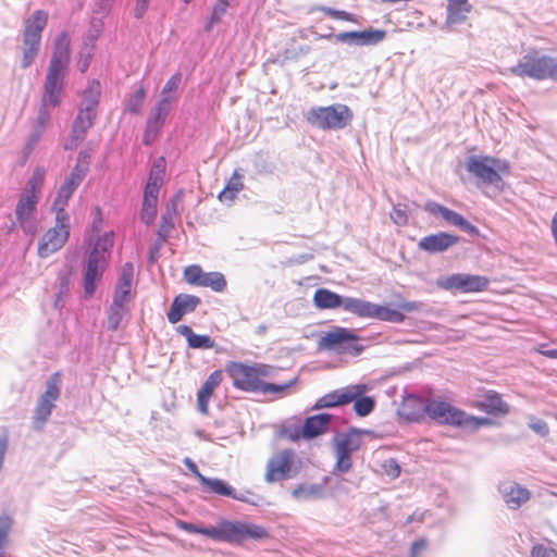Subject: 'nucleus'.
<instances>
[{
	"label": "nucleus",
	"instance_id": "f257e3e1",
	"mask_svg": "<svg viewBox=\"0 0 557 557\" xmlns=\"http://www.w3.org/2000/svg\"><path fill=\"white\" fill-rule=\"evenodd\" d=\"M176 525L185 532L202 534L216 542L242 543L247 539L262 540L269 536L265 528L240 521L222 520L216 527H200L178 520Z\"/></svg>",
	"mask_w": 557,
	"mask_h": 557
},
{
	"label": "nucleus",
	"instance_id": "f03ea898",
	"mask_svg": "<svg viewBox=\"0 0 557 557\" xmlns=\"http://www.w3.org/2000/svg\"><path fill=\"white\" fill-rule=\"evenodd\" d=\"M113 245L114 233L109 231L99 235L91 248L86 251L83 275L86 297L94 295L97 284L101 281L103 272L109 265Z\"/></svg>",
	"mask_w": 557,
	"mask_h": 557
},
{
	"label": "nucleus",
	"instance_id": "7ed1b4c3",
	"mask_svg": "<svg viewBox=\"0 0 557 557\" xmlns=\"http://www.w3.org/2000/svg\"><path fill=\"white\" fill-rule=\"evenodd\" d=\"M70 60L71 37L67 32H62L54 39L53 51L45 79L49 98L54 97L58 87H63Z\"/></svg>",
	"mask_w": 557,
	"mask_h": 557
},
{
	"label": "nucleus",
	"instance_id": "20e7f679",
	"mask_svg": "<svg viewBox=\"0 0 557 557\" xmlns=\"http://www.w3.org/2000/svg\"><path fill=\"white\" fill-rule=\"evenodd\" d=\"M518 77L535 81L552 79L557 82V58L541 54L537 50L525 53L519 62L508 70Z\"/></svg>",
	"mask_w": 557,
	"mask_h": 557
},
{
	"label": "nucleus",
	"instance_id": "39448f33",
	"mask_svg": "<svg viewBox=\"0 0 557 557\" xmlns=\"http://www.w3.org/2000/svg\"><path fill=\"white\" fill-rule=\"evenodd\" d=\"M429 418L444 425H454L470 431H476L480 426L491 423L488 418H479L468 414L443 400L430 399Z\"/></svg>",
	"mask_w": 557,
	"mask_h": 557
},
{
	"label": "nucleus",
	"instance_id": "423d86ee",
	"mask_svg": "<svg viewBox=\"0 0 557 557\" xmlns=\"http://www.w3.org/2000/svg\"><path fill=\"white\" fill-rule=\"evenodd\" d=\"M273 368L263 363L248 366L243 362H232L227 366L226 372L233 385L244 392L261 393L263 379L270 377Z\"/></svg>",
	"mask_w": 557,
	"mask_h": 557
},
{
	"label": "nucleus",
	"instance_id": "0eeeda50",
	"mask_svg": "<svg viewBox=\"0 0 557 557\" xmlns=\"http://www.w3.org/2000/svg\"><path fill=\"white\" fill-rule=\"evenodd\" d=\"M47 23L48 13L44 10H36L25 21L22 44V69H28L36 60L41 46V33Z\"/></svg>",
	"mask_w": 557,
	"mask_h": 557
},
{
	"label": "nucleus",
	"instance_id": "6e6552de",
	"mask_svg": "<svg viewBox=\"0 0 557 557\" xmlns=\"http://www.w3.org/2000/svg\"><path fill=\"white\" fill-rule=\"evenodd\" d=\"M354 119L351 109L343 103H334L327 107L311 108L307 114V122L319 129H343Z\"/></svg>",
	"mask_w": 557,
	"mask_h": 557
},
{
	"label": "nucleus",
	"instance_id": "1a4fd4ad",
	"mask_svg": "<svg viewBox=\"0 0 557 557\" xmlns=\"http://www.w3.org/2000/svg\"><path fill=\"white\" fill-rule=\"evenodd\" d=\"M467 171L483 184L503 190L504 182L499 172L508 171L507 162L487 156H469L466 160Z\"/></svg>",
	"mask_w": 557,
	"mask_h": 557
},
{
	"label": "nucleus",
	"instance_id": "9d476101",
	"mask_svg": "<svg viewBox=\"0 0 557 557\" xmlns=\"http://www.w3.org/2000/svg\"><path fill=\"white\" fill-rule=\"evenodd\" d=\"M320 350H334L337 354L360 355L364 347L356 331L343 326H334L325 332L318 342Z\"/></svg>",
	"mask_w": 557,
	"mask_h": 557
},
{
	"label": "nucleus",
	"instance_id": "9b49d317",
	"mask_svg": "<svg viewBox=\"0 0 557 557\" xmlns=\"http://www.w3.org/2000/svg\"><path fill=\"white\" fill-rule=\"evenodd\" d=\"M62 379L60 372L53 373L45 384V392L39 396L33 414V428L41 431L48 422L61 395Z\"/></svg>",
	"mask_w": 557,
	"mask_h": 557
},
{
	"label": "nucleus",
	"instance_id": "f8f14e48",
	"mask_svg": "<svg viewBox=\"0 0 557 557\" xmlns=\"http://www.w3.org/2000/svg\"><path fill=\"white\" fill-rule=\"evenodd\" d=\"M301 469V460L293 449H283L274 454L267 463L264 479L268 483L295 478Z\"/></svg>",
	"mask_w": 557,
	"mask_h": 557
},
{
	"label": "nucleus",
	"instance_id": "ddd939ff",
	"mask_svg": "<svg viewBox=\"0 0 557 557\" xmlns=\"http://www.w3.org/2000/svg\"><path fill=\"white\" fill-rule=\"evenodd\" d=\"M70 236V216L64 215L60 219V214L55 213V225L49 228L41 237L38 244V256L48 258L52 253L60 250Z\"/></svg>",
	"mask_w": 557,
	"mask_h": 557
},
{
	"label": "nucleus",
	"instance_id": "4468645a",
	"mask_svg": "<svg viewBox=\"0 0 557 557\" xmlns=\"http://www.w3.org/2000/svg\"><path fill=\"white\" fill-rule=\"evenodd\" d=\"M490 280L486 276L455 273L437 280V286L449 292L476 293L487 288Z\"/></svg>",
	"mask_w": 557,
	"mask_h": 557
},
{
	"label": "nucleus",
	"instance_id": "2eb2a0df",
	"mask_svg": "<svg viewBox=\"0 0 557 557\" xmlns=\"http://www.w3.org/2000/svg\"><path fill=\"white\" fill-rule=\"evenodd\" d=\"M424 210L434 216L442 218L446 223L459 227L467 234L478 236L480 233L479 228L466 220L461 214L438 202L432 200L426 201L424 205Z\"/></svg>",
	"mask_w": 557,
	"mask_h": 557
},
{
	"label": "nucleus",
	"instance_id": "dca6fc26",
	"mask_svg": "<svg viewBox=\"0 0 557 557\" xmlns=\"http://www.w3.org/2000/svg\"><path fill=\"white\" fill-rule=\"evenodd\" d=\"M84 178L85 177L81 170L72 169L69 176L65 177L64 182L60 186L57 197L52 203V210L60 214V219H63L64 215H69L65 208Z\"/></svg>",
	"mask_w": 557,
	"mask_h": 557
},
{
	"label": "nucleus",
	"instance_id": "f3484780",
	"mask_svg": "<svg viewBox=\"0 0 557 557\" xmlns=\"http://www.w3.org/2000/svg\"><path fill=\"white\" fill-rule=\"evenodd\" d=\"M367 391L364 384L350 385L343 389H336L320 397L313 405V410L330 408L351 403L355 398L362 395Z\"/></svg>",
	"mask_w": 557,
	"mask_h": 557
},
{
	"label": "nucleus",
	"instance_id": "a211bd4d",
	"mask_svg": "<svg viewBox=\"0 0 557 557\" xmlns=\"http://www.w3.org/2000/svg\"><path fill=\"white\" fill-rule=\"evenodd\" d=\"M429 401L430 399L423 397L408 395L399 406L398 414L406 421L418 422L429 414Z\"/></svg>",
	"mask_w": 557,
	"mask_h": 557
},
{
	"label": "nucleus",
	"instance_id": "6ab92c4d",
	"mask_svg": "<svg viewBox=\"0 0 557 557\" xmlns=\"http://www.w3.org/2000/svg\"><path fill=\"white\" fill-rule=\"evenodd\" d=\"M386 36L383 29H366L361 32H344L336 34L335 40L355 46H371L381 42Z\"/></svg>",
	"mask_w": 557,
	"mask_h": 557
},
{
	"label": "nucleus",
	"instance_id": "aec40b11",
	"mask_svg": "<svg viewBox=\"0 0 557 557\" xmlns=\"http://www.w3.org/2000/svg\"><path fill=\"white\" fill-rule=\"evenodd\" d=\"M498 491L506 506L512 510L519 509L531 497V493L527 487L512 481L500 483Z\"/></svg>",
	"mask_w": 557,
	"mask_h": 557
},
{
	"label": "nucleus",
	"instance_id": "412c9836",
	"mask_svg": "<svg viewBox=\"0 0 557 557\" xmlns=\"http://www.w3.org/2000/svg\"><path fill=\"white\" fill-rule=\"evenodd\" d=\"M459 240L460 238L457 235L440 232L422 237L418 243V247L420 250L429 253H440L458 244Z\"/></svg>",
	"mask_w": 557,
	"mask_h": 557
},
{
	"label": "nucleus",
	"instance_id": "4be33fe9",
	"mask_svg": "<svg viewBox=\"0 0 557 557\" xmlns=\"http://www.w3.org/2000/svg\"><path fill=\"white\" fill-rule=\"evenodd\" d=\"M200 299L197 296L188 294L177 295L171 305L168 312V320L170 323L175 324L184 317V314L193 312L199 305Z\"/></svg>",
	"mask_w": 557,
	"mask_h": 557
},
{
	"label": "nucleus",
	"instance_id": "5701e85b",
	"mask_svg": "<svg viewBox=\"0 0 557 557\" xmlns=\"http://www.w3.org/2000/svg\"><path fill=\"white\" fill-rule=\"evenodd\" d=\"M222 372L216 370L210 373V375L207 377L205 383L202 384L201 388L199 389L197 394V406L198 410L202 414L208 413V405L209 400L214 392V389L220 385L222 382Z\"/></svg>",
	"mask_w": 557,
	"mask_h": 557
},
{
	"label": "nucleus",
	"instance_id": "b1692460",
	"mask_svg": "<svg viewBox=\"0 0 557 557\" xmlns=\"http://www.w3.org/2000/svg\"><path fill=\"white\" fill-rule=\"evenodd\" d=\"M333 420L329 413H320L308 417L302 424L304 438H313L325 433Z\"/></svg>",
	"mask_w": 557,
	"mask_h": 557
},
{
	"label": "nucleus",
	"instance_id": "393cba45",
	"mask_svg": "<svg viewBox=\"0 0 557 557\" xmlns=\"http://www.w3.org/2000/svg\"><path fill=\"white\" fill-rule=\"evenodd\" d=\"M62 89H63V87H58L54 92V97L49 98L46 83L44 84V95L41 98V106L38 111L37 120L34 125L35 127L46 129V126L50 119L49 108H54L60 103Z\"/></svg>",
	"mask_w": 557,
	"mask_h": 557
},
{
	"label": "nucleus",
	"instance_id": "a878e982",
	"mask_svg": "<svg viewBox=\"0 0 557 557\" xmlns=\"http://www.w3.org/2000/svg\"><path fill=\"white\" fill-rule=\"evenodd\" d=\"M376 304L356 297H346L344 311L361 319H374Z\"/></svg>",
	"mask_w": 557,
	"mask_h": 557
},
{
	"label": "nucleus",
	"instance_id": "bb28decb",
	"mask_svg": "<svg viewBox=\"0 0 557 557\" xmlns=\"http://www.w3.org/2000/svg\"><path fill=\"white\" fill-rule=\"evenodd\" d=\"M345 296H341L327 288H318L313 295V305L320 310L343 308Z\"/></svg>",
	"mask_w": 557,
	"mask_h": 557
},
{
	"label": "nucleus",
	"instance_id": "cd10ccee",
	"mask_svg": "<svg viewBox=\"0 0 557 557\" xmlns=\"http://www.w3.org/2000/svg\"><path fill=\"white\" fill-rule=\"evenodd\" d=\"M472 5L468 0H448L446 25H459L467 20Z\"/></svg>",
	"mask_w": 557,
	"mask_h": 557
},
{
	"label": "nucleus",
	"instance_id": "c85d7f7f",
	"mask_svg": "<svg viewBox=\"0 0 557 557\" xmlns=\"http://www.w3.org/2000/svg\"><path fill=\"white\" fill-rule=\"evenodd\" d=\"M176 331L186 338L188 347L193 349H212L214 347V341L209 335L196 334L188 325L182 324L177 326Z\"/></svg>",
	"mask_w": 557,
	"mask_h": 557
},
{
	"label": "nucleus",
	"instance_id": "c756f323",
	"mask_svg": "<svg viewBox=\"0 0 557 557\" xmlns=\"http://www.w3.org/2000/svg\"><path fill=\"white\" fill-rule=\"evenodd\" d=\"M96 119V111L79 108L78 114L73 122L72 131L76 138L84 139L87 131L94 125Z\"/></svg>",
	"mask_w": 557,
	"mask_h": 557
},
{
	"label": "nucleus",
	"instance_id": "7c9ffc66",
	"mask_svg": "<svg viewBox=\"0 0 557 557\" xmlns=\"http://www.w3.org/2000/svg\"><path fill=\"white\" fill-rule=\"evenodd\" d=\"M171 110V106L165 100H159L150 112L146 125L149 133H159Z\"/></svg>",
	"mask_w": 557,
	"mask_h": 557
},
{
	"label": "nucleus",
	"instance_id": "2f4dec72",
	"mask_svg": "<svg viewBox=\"0 0 557 557\" xmlns=\"http://www.w3.org/2000/svg\"><path fill=\"white\" fill-rule=\"evenodd\" d=\"M324 495V485L323 484H299L296 486L293 492L292 496L294 499L298 502H307L312 499H319L322 498Z\"/></svg>",
	"mask_w": 557,
	"mask_h": 557
},
{
	"label": "nucleus",
	"instance_id": "473e14b6",
	"mask_svg": "<svg viewBox=\"0 0 557 557\" xmlns=\"http://www.w3.org/2000/svg\"><path fill=\"white\" fill-rule=\"evenodd\" d=\"M361 438L356 430L336 434L334 437V448L346 450V453H355L360 448Z\"/></svg>",
	"mask_w": 557,
	"mask_h": 557
},
{
	"label": "nucleus",
	"instance_id": "72a5a7b5",
	"mask_svg": "<svg viewBox=\"0 0 557 557\" xmlns=\"http://www.w3.org/2000/svg\"><path fill=\"white\" fill-rule=\"evenodd\" d=\"M201 484L206 485L211 493L237 500L245 499L244 497L237 495L235 490L221 479L206 476L205 479H201Z\"/></svg>",
	"mask_w": 557,
	"mask_h": 557
},
{
	"label": "nucleus",
	"instance_id": "f704fd0d",
	"mask_svg": "<svg viewBox=\"0 0 557 557\" xmlns=\"http://www.w3.org/2000/svg\"><path fill=\"white\" fill-rule=\"evenodd\" d=\"M480 407L491 414H505L509 411L508 405L495 392L486 393L480 401Z\"/></svg>",
	"mask_w": 557,
	"mask_h": 557
},
{
	"label": "nucleus",
	"instance_id": "c9c22d12",
	"mask_svg": "<svg viewBox=\"0 0 557 557\" xmlns=\"http://www.w3.org/2000/svg\"><path fill=\"white\" fill-rule=\"evenodd\" d=\"M177 214L176 201L173 199L171 203L166 206L165 212L161 215L160 227L158 236L161 242H165L170 236L172 228L174 227V218Z\"/></svg>",
	"mask_w": 557,
	"mask_h": 557
},
{
	"label": "nucleus",
	"instance_id": "e433bc0d",
	"mask_svg": "<svg viewBox=\"0 0 557 557\" xmlns=\"http://www.w3.org/2000/svg\"><path fill=\"white\" fill-rule=\"evenodd\" d=\"M39 201L38 195L22 194L15 208L17 219L32 218Z\"/></svg>",
	"mask_w": 557,
	"mask_h": 557
},
{
	"label": "nucleus",
	"instance_id": "4c0bfd02",
	"mask_svg": "<svg viewBox=\"0 0 557 557\" xmlns=\"http://www.w3.org/2000/svg\"><path fill=\"white\" fill-rule=\"evenodd\" d=\"M100 94V83L96 79L90 81L87 88L83 92L81 107L96 111V108L99 103Z\"/></svg>",
	"mask_w": 557,
	"mask_h": 557
},
{
	"label": "nucleus",
	"instance_id": "58836bf2",
	"mask_svg": "<svg viewBox=\"0 0 557 557\" xmlns=\"http://www.w3.org/2000/svg\"><path fill=\"white\" fill-rule=\"evenodd\" d=\"M243 187L242 175L235 171L224 189L219 194V199L222 202L233 201L237 193L240 191Z\"/></svg>",
	"mask_w": 557,
	"mask_h": 557
},
{
	"label": "nucleus",
	"instance_id": "ea45409f",
	"mask_svg": "<svg viewBox=\"0 0 557 557\" xmlns=\"http://www.w3.org/2000/svg\"><path fill=\"white\" fill-rule=\"evenodd\" d=\"M71 282V273L69 271H61L58 274V293L54 299V308L61 310L65 304V297L69 293Z\"/></svg>",
	"mask_w": 557,
	"mask_h": 557
},
{
	"label": "nucleus",
	"instance_id": "a19ab883",
	"mask_svg": "<svg viewBox=\"0 0 557 557\" xmlns=\"http://www.w3.org/2000/svg\"><path fill=\"white\" fill-rule=\"evenodd\" d=\"M181 83V73H175L174 75H172L170 79L165 83L164 87L162 88L159 100H165L168 104L172 106V103L177 99L176 91Z\"/></svg>",
	"mask_w": 557,
	"mask_h": 557
},
{
	"label": "nucleus",
	"instance_id": "79ce46f5",
	"mask_svg": "<svg viewBox=\"0 0 557 557\" xmlns=\"http://www.w3.org/2000/svg\"><path fill=\"white\" fill-rule=\"evenodd\" d=\"M374 320L403 323L405 321V314L399 310L376 304Z\"/></svg>",
	"mask_w": 557,
	"mask_h": 557
},
{
	"label": "nucleus",
	"instance_id": "37998d69",
	"mask_svg": "<svg viewBox=\"0 0 557 557\" xmlns=\"http://www.w3.org/2000/svg\"><path fill=\"white\" fill-rule=\"evenodd\" d=\"M45 177H46L45 168L36 166L33 171L32 176L27 181L24 194L39 196L42 185H44Z\"/></svg>",
	"mask_w": 557,
	"mask_h": 557
},
{
	"label": "nucleus",
	"instance_id": "c03bdc74",
	"mask_svg": "<svg viewBox=\"0 0 557 557\" xmlns=\"http://www.w3.org/2000/svg\"><path fill=\"white\" fill-rule=\"evenodd\" d=\"M201 287H210L214 292H223L226 287V280L221 272H208L199 282Z\"/></svg>",
	"mask_w": 557,
	"mask_h": 557
},
{
	"label": "nucleus",
	"instance_id": "a18cd8bd",
	"mask_svg": "<svg viewBox=\"0 0 557 557\" xmlns=\"http://www.w3.org/2000/svg\"><path fill=\"white\" fill-rule=\"evenodd\" d=\"M128 312V308L111 305L108 311V329L112 332L116 331L124 318Z\"/></svg>",
	"mask_w": 557,
	"mask_h": 557
},
{
	"label": "nucleus",
	"instance_id": "49530a36",
	"mask_svg": "<svg viewBox=\"0 0 557 557\" xmlns=\"http://www.w3.org/2000/svg\"><path fill=\"white\" fill-rule=\"evenodd\" d=\"M165 159L163 157L158 158L150 168L147 183L162 185L165 174Z\"/></svg>",
	"mask_w": 557,
	"mask_h": 557
},
{
	"label": "nucleus",
	"instance_id": "de8ad7c7",
	"mask_svg": "<svg viewBox=\"0 0 557 557\" xmlns=\"http://www.w3.org/2000/svg\"><path fill=\"white\" fill-rule=\"evenodd\" d=\"M352 401H355L354 409L359 417H366V416L370 414L373 411L374 406H375L374 399L370 396H361L360 395L357 398H355Z\"/></svg>",
	"mask_w": 557,
	"mask_h": 557
},
{
	"label": "nucleus",
	"instance_id": "09e8293b",
	"mask_svg": "<svg viewBox=\"0 0 557 557\" xmlns=\"http://www.w3.org/2000/svg\"><path fill=\"white\" fill-rule=\"evenodd\" d=\"M95 48L89 42H83V46L79 50V58L77 61V67L81 73H85L92 60Z\"/></svg>",
	"mask_w": 557,
	"mask_h": 557
},
{
	"label": "nucleus",
	"instance_id": "8fccbe9b",
	"mask_svg": "<svg viewBox=\"0 0 557 557\" xmlns=\"http://www.w3.org/2000/svg\"><path fill=\"white\" fill-rule=\"evenodd\" d=\"M336 462L334 470L339 473L348 472L352 467V459L350 453H346V450L334 448Z\"/></svg>",
	"mask_w": 557,
	"mask_h": 557
},
{
	"label": "nucleus",
	"instance_id": "3c124183",
	"mask_svg": "<svg viewBox=\"0 0 557 557\" xmlns=\"http://www.w3.org/2000/svg\"><path fill=\"white\" fill-rule=\"evenodd\" d=\"M103 28L101 18H92L84 36L83 42H89L95 48L97 39L100 37Z\"/></svg>",
	"mask_w": 557,
	"mask_h": 557
},
{
	"label": "nucleus",
	"instance_id": "603ef678",
	"mask_svg": "<svg viewBox=\"0 0 557 557\" xmlns=\"http://www.w3.org/2000/svg\"><path fill=\"white\" fill-rule=\"evenodd\" d=\"M13 519L10 515L3 513L0 516V553L4 552V548L9 542V533L12 529Z\"/></svg>",
	"mask_w": 557,
	"mask_h": 557
},
{
	"label": "nucleus",
	"instance_id": "864d4df0",
	"mask_svg": "<svg viewBox=\"0 0 557 557\" xmlns=\"http://www.w3.org/2000/svg\"><path fill=\"white\" fill-rule=\"evenodd\" d=\"M297 382V377H294L289 380L286 383L283 384H274V383H267L264 382L261 393L262 394H277V395H285L289 391L290 387H293Z\"/></svg>",
	"mask_w": 557,
	"mask_h": 557
},
{
	"label": "nucleus",
	"instance_id": "5fc2aeb1",
	"mask_svg": "<svg viewBox=\"0 0 557 557\" xmlns=\"http://www.w3.org/2000/svg\"><path fill=\"white\" fill-rule=\"evenodd\" d=\"M157 205H158V201H156V200L143 199V208H141L140 218L145 224L149 225L154 221L156 215H157Z\"/></svg>",
	"mask_w": 557,
	"mask_h": 557
},
{
	"label": "nucleus",
	"instance_id": "6e6d98bb",
	"mask_svg": "<svg viewBox=\"0 0 557 557\" xmlns=\"http://www.w3.org/2000/svg\"><path fill=\"white\" fill-rule=\"evenodd\" d=\"M44 132H45V129H41V128H38L35 126L33 127V129L29 134V137L23 148V154L25 158H28L32 154L33 150L40 141Z\"/></svg>",
	"mask_w": 557,
	"mask_h": 557
},
{
	"label": "nucleus",
	"instance_id": "4d7b16f0",
	"mask_svg": "<svg viewBox=\"0 0 557 557\" xmlns=\"http://www.w3.org/2000/svg\"><path fill=\"white\" fill-rule=\"evenodd\" d=\"M146 98V89L139 87L134 95L128 99L127 110L132 113H139Z\"/></svg>",
	"mask_w": 557,
	"mask_h": 557
},
{
	"label": "nucleus",
	"instance_id": "13d9d810",
	"mask_svg": "<svg viewBox=\"0 0 557 557\" xmlns=\"http://www.w3.org/2000/svg\"><path fill=\"white\" fill-rule=\"evenodd\" d=\"M228 7L227 0H218L213 7L212 14L208 24L206 25V29L210 30L212 25L218 23L221 17L225 14Z\"/></svg>",
	"mask_w": 557,
	"mask_h": 557
},
{
	"label": "nucleus",
	"instance_id": "bf43d9fd",
	"mask_svg": "<svg viewBox=\"0 0 557 557\" xmlns=\"http://www.w3.org/2000/svg\"><path fill=\"white\" fill-rule=\"evenodd\" d=\"M205 272L197 264L188 265L184 270V278L187 283L199 286V282L202 280Z\"/></svg>",
	"mask_w": 557,
	"mask_h": 557
},
{
	"label": "nucleus",
	"instance_id": "052dcab7",
	"mask_svg": "<svg viewBox=\"0 0 557 557\" xmlns=\"http://www.w3.org/2000/svg\"><path fill=\"white\" fill-rule=\"evenodd\" d=\"M90 153L87 150H82L77 156V162L73 169H78L83 172V176L85 177L89 170L90 163Z\"/></svg>",
	"mask_w": 557,
	"mask_h": 557
},
{
	"label": "nucleus",
	"instance_id": "680f3d73",
	"mask_svg": "<svg viewBox=\"0 0 557 557\" xmlns=\"http://www.w3.org/2000/svg\"><path fill=\"white\" fill-rule=\"evenodd\" d=\"M129 300H131L129 293H127L125 290H119L115 288L112 305H114L115 307L119 306V307L128 308Z\"/></svg>",
	"mask_w": 557,
	"mask_h": 557
},
{
	"label": "nucleus",
	"instance_id": "e2e57ef3",
	"mask_svg": "<svg viewBox=\"0 0 557 557\" xmlns=\"http://www.w3.org/2000/svg\"><path fill=\"white\" fill-rule=\"evenodd\" d=\"M391 219L397 225H406L408 222V214L406 209H403L400 207H394L391 212Z\"/></svg>",
	"mask_w": 557,
	"mask_h": 557
},
{
	"label": "nucleus",
	"instance_id": "0e129e2a",
	"mask_svg": "<svg viewBox=\"0 0 557 557\" xmlns=\"http://www.w3.org/2000/svg\"><path fill=\"white\" fill-rule=\"evenodd\" d=\"M17 222L21 226V228L24 231L27 235H35L37 231V223L35 219L32 218H24V219H17Z\"/></svg>",
	"mask_w": 557,
	"mask_h": 557
},
{
	"label": "nucleus",
	"instance_id": "69168bd1",
	"mask_svg": "<svg viewBox=\"0 0 557 557\" xmlns=\"http://www.w3.org/2000/svg\"><path fill=\"white\" fill-rule=\"evenodd\" d=\"M282 434L288 440L296 442L299 438L304 437L302 434V425L301 426H285L282 430Z\"/></svg>",
	"mask_w": 557,
	"mask_h": 557
},
{
	"label": "nucleus",
	"instance_id": "338daca9",
	"mask_svg": "<svg viewBox=\"0 0 557 557\" xmlns=\"http://www.w3.org/2000/svg\"><path fill=\"white\" fill-rule=\"evenodd\" d=\"M383 468L386 474L389 475L392 479H396L400 474V467L398 462L393 458L385 461Z\"/></svg>",
	"mask_w": 557,
	"mask_h": 557
},
{
	"label": "nucleus",
	"instance_id": "774afa93",
	"mask_svg": "<svg viewBox=\"0 0 557 557\" xmlns=\"http://www.w3.org/2000/svg\"><path fill=\"white\" fill-rule=\"evenodd\" d=\"M532 557H557V552L543 545H536L532 549Z\"/></svg>",
	"mask_w": 557,
	"mask_h": 557
}]
</instances>
